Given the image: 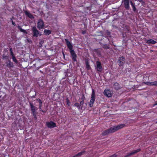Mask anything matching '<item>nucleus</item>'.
Segmentation results:
<instances>
[{
	"instance_id": "1",
	"label": "nucleus",
	"mask_w": 157,
	"mask_h": 157,
	"mask_svg": "<svg viewBox=\"0 0 157 157\" xmlns=\"http://www.w3.org/2000/svg\"><path fill=\"white\" fill-rule=\"evenodd\" d=\"M65 40L68 48L70 50V52L72 57V60L74 62L77 61L76 58L77 56L75 51L73 49V45L68 39H65Z\"/></svg>"
},
{
	"instance_id": "2",
	"label": "nucleus",
	"mask_w": 157,
	"mask_h": 157,
	"mask_svg": "<svg viewBox=\"0 0 157 157\" xmlns=\"http://www.w3.org/2000/svg\"><path fill=\"white\" fill-rule=\"evenodd\" d=\"M29 105L31 111V113L32 114L33 118L35 120H36L37 119L36 115L37 113L36 112V111L37 110L36 107L34 106L33 104L31 102L29 103Z\"/></svg>"
},
{
	"instance_id": "3",
	"label": "nucleus",
	"mask_w": 157,
	"mask_h": 157,
	"mask_svg": "<svg viewBox=\"0 0 157 157\" xmlns=\"http://www.w3.org/2000/svg\"><path fill=\"white\" fill-rule=\"evenodd\" d=\"M95 99V95L94 90H92V93L89 103V106L91 108L93 106Z\"/></svg>"
},
{
	"instance_id": "4",
	"label": "nucleus",
	"mask_w": 157,
	"mask_h": 157,
	"mask_svg": "<svg viewBox=\"0 0 157 157\" xmlns=\"http://www.w3.org/2000/svg\"><path fill=\"white\" fill-rule=\"evenodd\" d=\"M37 27L40 30L44 29V24L43 21L41 19L38 20L37 23Z\"/></svg>"
},
{
	"instance_id": "5",
	"label": "nucleus",
	"mask_w": 157,
	"mask_h": 157,
	"mask_svg": "<svg viewBox=\"0 0 157 157\" xmlns=\"http://www.w3.org/2000/svg\"><path fill=\"white\" fill-rule=\"evenodd\" d=\"M141 151L140 148L137 149L136 150H134L128 153L127 155L124 156V157H128L132 155H134V154L137 153L138 152H140Z\"/></svg>"
},
{
	"instance_id": "6",
	"label": "nucleus",
	"mask_w": 157,
	"mask_h": 157,
	"mask_svg": "<svg viewBox=\"0 0 157 157\" xmlns=\"http://www.w3.org/2000/svg\"><path fill=\"white\" fill-rule=\"evenodd\" d=\"M46 125L49 128H52L56 127V124L52 121L47 122Z\"/></svg>"
},
{
	"instance_id": "7",
	"label": "nucleus",
	"mask_w": 157,
	"mask_h": 157,
	"mask_svg": "<svg viewBox=\"0 0 157 157\" xmlns=\"http://www.w3.org/2000/svg\"><path fill=\"white\" fill-rule=\"evenodd\" d=\"M6 66L8 67L10 70H11L12 68L14 67V65L13 62H11L10 59L5 62Z\"/></svg>"
},
{
	"instance_id": "8",
	"label": "nucleus",
	"mask_w": 157,
	"mask_h": 157,
	"mask_svg": "<svg viewBox=\"0 0 157 157\" xmlns=\"http://www.w3.org/2000/svg\"><path fill=\"white\" fill-rule=\"evenodd\" d=\"M125 60V58L124 56L120 57L118 60L117 62L120 66H121L123 65Z\"/></svg>"
},
{
	"instance_id": "9",
	"label": "nucleus",
	"mask_w": 157,
	"mask_h": 157,
	"mask_svg": "<svg viewBox=\"0 0 157 157\" xmlns=\"http://www.w3.org/2000/svg\"><path fill=\"white\" fill-rule=\"evenodd\" d=\"M125 8L127 10H129L130 9L129 0H122Z\"/></svg>"
},
{
	"instance_id": "10",
	"label": "nucleus",
	"mask_w": 157,
	"mask_h": 157,
	"mask_svg": "<svg viewBox=\"0 0 157 157\" xmlns=\"http://www.w3.org/2000/svg\"><path fill=\"white\" fill-rule=\"evenodd\" d=\"M32 32L33 33V36L34 37H37L38 36L39 32L37 30L35 26H33V27Z\"/></svg>"
},
{
	"instance_id": "11",
	"label": "nucleus",
	"mask_w": 157,
	"mask_h": 157,
	"mask_svg": "<svg viewBox=\"0 0 157 157\" xmlns=\"http://www.w3.org/2000/svg\"><path fill=\"white\" fill-rule=\"evenodd\" d=\"M104 94L106 97L110 98L112 96V92L109 89H105L104 92Z\"/></svg>"
},
{
	"instance_id": "12",
	"label": "nucleus",
	"mask_w": 157,
	"mask_h": 157,
	"mask_svg": "<svg viewBox=\"0 0 157 157\" xmlns=\"http://www.w3.org/2000/svg\"><path fill=\"white\" fill-rule=\"evenodd\" d=\"M96 64L97 70L98 71L101 72L103 70V68L101 62L100 61H97Z\"/></svg>"
},
{
	"instance_id": "13",
	"label": "nucleus",
	"mask_w": 157,
	"mask_h": 157,
	"mask_svg": "<svg viewBox=\"0 0 157 157\" xmlns=\"http://www.w3.org/2000/svg\"><path fill=\"white\" fill-rule=\"evenodd\" d=\"M24 12L25 14L29 18L31 19H33L34 18V17L33 15L29 11H25Z\"/></svg>"
},
{
	"instance_id": "14",
	"label": "nucleus",
	"mask_w": 157,
	"mask_h": 157,
	"mask_svg": "<svg viewBox=\"0 0 157 157\" xmlns=\"http://www.w3.org/2000/svg\"><path fill=\"white\" fill-rule=\"evenodd\" d=\"M109 129L110 133H113L117 131L116 126L110 127Z\"/></svg>"
},
{
	"instance_id": "15",
	"label": "nucleus",
	"mask_w": 157,
	"mask_h": 157,
	"mask_svg": "<svg viewBox=\"0 0 157 157\" xmlns=\"http://www.w3.org/2000/svg\"><path fill=\"white\" fill-rule=\"evenodd\" d=\"M146 42L147 44H155L157 43L156 41L152 39H150L147 40Z\"/></svg>"
},
{
	"instance_id": "16",
	"label": "nucleus",
	"mask_w": 157,
	"mask_h": 157,
	"mask_svg": "<svg viewBox=\"0 0 157 157\" xmlns=\"http://www.w3.org/2000/svg\"><path fill=\"white\" fill-rule=\"evenodd\" d=\"M110 133L109 129L104 131L101 133V135L103 136H105L108 135Z\"/></svg>"
},
{
	"instance_id": "17",
	"label": "nucleus",
	"mask_w": 157,
	"mask_h": 157,
	"mask_svg": "<svg viewBox=\"0 0 157 157\" xmlns=\"http://www.w3.org/2000/svg\"><path fill=\"white\" fill-rule=\"evenodd\" d=\"M125 125H126L125 124H119L117 125L116 126V127L117 130H118L124 127Z\"/></svg>"
},
{
	"instance_id": "18",
	"label": "nucleus",
	"mask_w": 157,
	"mask_h": 157,
	"mask_svg": "<svg viewBox=\"0 0 157 157\" xmlns=\"http://www.w3.org/2000/svg\"><path fill=\"white\" fill-rule=\"evenodd\" d=\"M114 89L116 90H118L121 88L119 84L117 82H115L113 85Z\"/></svg>"
},
{
	"instance_id": "19",
	"label": "nucleus",
	"mask_w": 157,
	"mask_h": 157,
	"mask_svg": "<svg viewBox=\"0 0 157 157\" xmlns=\"http://www.w3.org/2000/svg\"><path fill=\"white\" fill-rule=\"evenodd\" d=\"M36 100L37 101H38V102L39 103V109H40H40H41V107L42 106V102L41 100L39 98L36 99Z\"/></svg>"
},
{
	"instance_id": "20",
	"label": "nucleus",
	"mask_w": 157,
	"mask_h": 157,
	"mask_svg": "<svg viewBox=\"0 0 157 157\" xmlns=\"http://www.w3.org/2000/svg\"><path fill=\"white\" fill-rule=\"evenodd\" d=\"M85 63L86 67L87 70H89L91 69V68L89 64V62L88 60L85 61Z\"/></svg>"
},
{
	"instance_id": "21",
	"label": "nucleus",
	"mask_w": 157,
	"mask_h": 157,
	"mask_svg": "<svg viewBox=\"0 0 157 157\" xmlns=\"http://www.w3.org/2000/svg\"><path fill=\"white\" fill-rule=\"evenodd\" d=\"M74 105L79 110L82 109V107L81 106V105H80V104L77 102L75 103L74 104Z\"/></svg>"
},
{
	"instance_id": "22",
	"label": "nucleus",
	"mask_w": 157,
	"mask_h": 157,
	"mask_svg": "<svg viewBox=\"0 0 157 157\" xmlns=\"http://www.w3.org/2000/svg\"><path fill=\"white\" fill-rule=\"evenodd\" d=\"M44 33L45 35L48 36L51 33V31L48 29H45L44 31Z\"/></svg>"
},
{
	"instance_id": "23",
	"label": "nucleus",
	"mask_w": 157,
	"mask_h": 157,
	"mask_svg": "<svg viewBox=\"0 0 157 157\" xmlns=\"http://www.w3.org/2000/svg\"><path fill=\"white\" fill-rule=\"evenodd\" d=\"M17 28H18V29H19L20 32H23L27 34V33L26 31L25 30L22 29L21 27L19 25H18L17 27Z\"/></svg>"
},
{
	"instance_id": "24",
	"label": "nucleus",
	"mask_w": 157,
	"mask_h": 157,
	"mask_svg": "<svg viewBox=\"0 0 157 157\" xmlns=\"http://www.w3.org/2000/svg\"><path fill=\"white\" fill-rule=\"evenodd\" d=\"M10 55L11 56V57H13L14 56H15L13 52L12 48H10Z\"/></svg>"
},
{
	"instance_id": "25",
	"label": "nucleus",
	"mask_w": 157,
	"mask_h": 157,
	"mask_svg": "<svg viewBox=\"0 0 157 157\" xmlns=\"http://www.w3.org/2000/svg\"><path fill=\"white\" fill-rule=\"evenodd\" d=\"M12 57V59H13V61L16 63H18V62L17 59H16L15 56H14Z\"/></svg>"
},
{
	"instance_id": "26",
	"label": "nucleus",
	"mask_w": 157,
	"mask_h": 157,
	"mask_svg": "<svg viewBox=\"0 0 157 157\" xmlns=\"http://www.w3.org/2000/svg\"><path fill=\"white\" fill-rule=\"evenodd\" d=\"M144 83L147 85L148 86H152V82H144Z\"/></svg>"
},
{
	"instance_id": "27",
	"label": "nucleus",
	"mask_w": 157,
	"mask_h": 157,
	"mask_svg": "<svg viewBox=\"0 0 157 157\" xmlns=\"http://www.w3.org/2000/svg\"><path fill=\"white\" fill-rule=\"evenodd\" d=\"M103 47L104 49H109V47L106 44L103 45Z\"/></svg>"
},
{
	"instance_id": "28",
	"label": "nucleus",
	"mask_w": 157,
	"mask_h": 157,
	"mask_svg": "<svg viewBox=\"0 0 157 157\" xmlns=\"http://www.w3.org/2000/svg\"><path fill=\"white\" fill-rule=\"evenodd\" d=\"M66 101L67 102V105L68 106H70V102L68 98H66Z\"/></svg>"
},
{
	"instance_id": "29",
	"label": "nucleus",
	"mask_w": 157,
	"mask_h": 157,
	"mask_svg": "<svg viewBox=\"0 0 157 157\" xmlns=\"http://www.w3.org/2000/svg\"><path fill=\"white\" fill-rule=\"evenodd\" d=\"M132 6V7L133 11L134 12H135L136 10V9L135 6V5Z\"/></svg>"
},
{
	"instance_id": "30",
	"label": "nucleus",
	"mask_w": 157,
	"mask_h": 157,
	"mask_svg": "<svg viewBox=\"0 0 157 157\" xmlns=\"http://www.w3.org/2000/svg\"><path fill=\"white\" fill-rule=\"evenodd\" d=\"M152 86H157V81L152 82Z\"/></svg>"
},
{
	"instance_id": "31",
	"label": "nucleus",
	"mask_w": 157,
	"mask_h": 157,
	"mask_svg": "<svg viewBox=\"0 0 157 157\" xmlns=\"http://www.w3.org/2000/svg\"><path fill=\"white\" fill-rule=\"evenodd\" d=\"M85 96L84 95V94H82V96H81V101H84V100L85 99Z\"/></svg>"
},
{
	"instance_id": "32",
	"label": "nucleus",
	"mask_w": 157,
	"mask_h": 157,
	"mask_svg": "<svg viewBox=\"0 0 157 157\" xmlns=\"http://www.w3.org/2000/svg\"><path fill=\"white\" fill-rule=\"evenodd\" d=\"M106 34L109 36H110L111 33L108 30H107L106 32Z\"/></svg>"
},
{
	"instance_id": "33",
	"label": "nucleus",
	"mask_w": 157,
	"mask_h": 157,
	"mask_svg": "<svg viewBox=\"0 0 157 157\" xmlns=\"http://www.w3.org/2000/svg\"><path fill=\"white\" fill-rule=\"evenodd\" d=\"M84 103V101H81L80 102V103L79 104H80V105H81V106H83V105Z\"/></svg>"
},
{
	"instance_id": "34",
	"label": "nucleus",
	"mask_w": 157,
	"mask_h": 157,
	"mask_svg": "<svg viewBox=\"0 0 157 157\" xmlns=\"http://www.w3.org/2000/svg\"><path fill=\"white\" fill-rule=\"evenodd\" d=\"M11 22H12V24L14 26H16V24H15V23L14 22L13 20H12V18H11Z\"/></svg>"
},
{
	"instance_id": "35",
	"label": "nucleus",
	"mask_w": 157,
	"mask_h": 157,
	"mask_svg": "<svg viewBox=\"0 0 157 157\" xmlns=\"http://www.w3.org/2000/svg\"><path fill=\"white\" fill-rule=\"evenodd\" d=\"M0 101L2 102H3L5 101V99H2L1 96H0Z\"/></svg>"
},
{
	"instance_id": "36",
	"label": "nucleus",
	"mask_w": 157,
	"mask_h": 157,
	"mask_svg": "<svg viewBox=\"0 0 157 157\" xmlns=\"http://www.w3.org/2000/svg\"><path fill=\"white\" fill-rule=\"evenodd\" d=\"M130 4H131V5L132 6L135 5L134 3H133L132 2V1H131L130 2Z\"/></svg>"
},
{
	"instance_id": "37",
	"label": "nucleus",
	"mask_w": 157,
	"mask_h": 157,
	"mask_svg": "<svg viewBox=\"0 0 157 157\" xmlns=\"http://www.w3.org/2000/svg\"><path fill=\"white\" fill-rule=\"evenodd\" d=\"M82 34H84L86 33V32L85 31H82Z\"/></svg>"
},
{
	"instance_id": "38",
	"label": "nucleus",
	"mask_w": 157,
	"mask_h": 157,
	"mask_svg": "<svg viewBox=\"0 0 157 157\" xmlns=\"http://www.w3.org/2000/svg\"><path fill=\"white\" fill-rule=\"evenodd\" d=\"M3 58L5 59H6L8 58V56H3Z\"/></svg>"
},
{
	"instance_id": "39",
	"label": "nucleus",
	"mask_w": 157,
	"mask_h": 157,
	"mask_svg": "<svg viewBox=\"0 0 157 157\" xmlns=\"http://www.w3.org/2000/svg\"><path fill=\"white\" fill-rule=\"evenodd\" d=\"M40 111H42V112H43L44 113H45L46 112V111H45L43 110L42 109H40Z\"/></svg>"
},
{
	"instance_id": "40",
	"label": "nucleus",
	"mask_w": 157,
	"mask_h": 157,
	"mask_svg": "<svg viewBox=\"0 0 157 157\" xmlns=\"http://www.w3.org/2000/svg\"><path fill=\"white\" fill-rule=\"evenodd\" d=\"M97 54L98 55H101V54L100 52H97Z\"/></svg>"
},
{
	"instance_id": "41",
	"label": "nucleus",
	"mask_w": 157,
	"mask_h": 157,
	"mask_svg": "<svg viewBox=\"0 0 157 157\" xmlns=\"http://www.w3.org/2000/svg\"><path fill=\"white\" fill-rule=\"evenodd\" d=\"M157 105V101L156 102L154 105Z\"/></svg>"
},
{
	"instance_id": "42",
	"label": "nucleus",
	"mask_w": 157,
	"mask_h": 157,
	"mask_svg": "<svg viewBox=\"0 0 157 157\" xmlns=\"http://www.w3.org/2000/svg\"><path fill=\"white\" fill-rule=\"evenodd\" d=\"M98 50V49H96L95 50V52L97 51Z\"/></svg>"
},
{
	"instance_id": "43",
	"label": "nucleus",
	"mask_w": 157,
	"mask_h": 157,
	"mask_svg": "<svg viewBox=\"0 0 157 157\" xmlns=\"http://www.w3.org/2000/svg\"><path fill=\"white\" fill-rule=\"evenodd\" d=\"M142 1V0H140V2H141Z\"/></svg>"
},
{
	"instance_id": "44",
	"label": "nucleus",
	"mask_w": 157,
	"mask_h": 157,
	"mask_svg": "<svg viewBox=\"0 0 157 157\" xmlns=\"http://www.w3.org/2000/svg\"><path fill=\"white\" fill-rule=\"evenodd\" d=\"M40 72H41V73L42 72L41 71H40Z\"/></svg>"
},
{
	"instance_id": "45",
	"label": "nucleus",
	"mask_w": 157,
	"mask_h": 157,
	"mask_svg": "<svg viewBox=\"0 0 157 157\" xmlns=\"http://www.w3.org/2000/svg\"><path fill=\"white\" fill-rule=\"evenodd\" d=\"M129 29H128V31H129Z\"/></svg>"
},
{
	"instance_id": "46",
	"label": "nucleus",
	"mask_w": 157,
	"mask_h": 157,
	"mask_svg": "<svg viewBox=\"0 0 157 157\" xmlns=\"http://www.w3.org/2000/svg\"><path fill=\"white\" fill-rule=\"evenodd\" d=\"M107 39H108V41H109V39H108V38H107Z\"/></svg>"
},
{
	"instance_id": "47",
	"label": "nucleus",
	"mask_w": 157,
	"mask_h": 157,
	"mask_svg": "<svg viewBox=\"0 0 157 157\" xmlns=\"http://www.w3.org/2000/svg\"><path fill=\"white\" fill-rule=\"evenodd\" d=\"M156 123L157 124V121L156 122Z\"/></svg>"
}]
</instances>
